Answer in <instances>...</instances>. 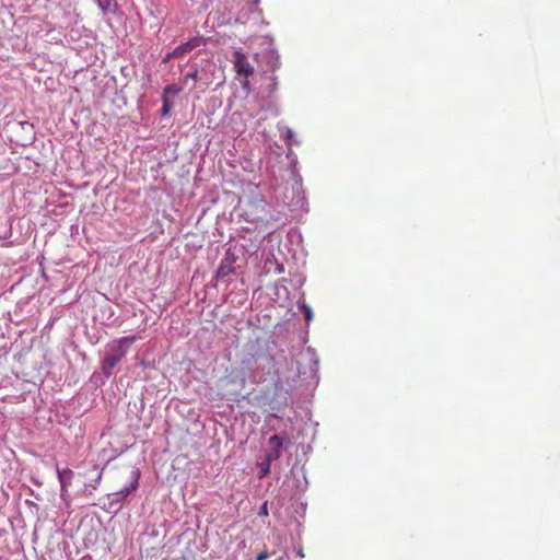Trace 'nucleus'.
<instances>
[{"mask_svg": "<svg viewBox=\"0 0 560 560\" xmlns=\"http://www.w3.org/2000/svg\"><path fill=\"white\" fill-rule=\"evenodd\" d=\"M137 340V336H126L106 343L100 359V372H94L91 382L104 385L106 380L115 374L116 366L126 358L129 348Z\"/></svg>", "mask_w": 560, "mask_h": 560, "instance_id": "nucleus-1", "label": "nucleus"}, {"mask_svg": "<svg viewBox=\"0 0 560 560\" xmlns=\"http://www.w3.org/2000/svg\"><path fill=\"white\" fill-rule=\"evenodd\" d=\"M233 67L237 75L244 77V80L241 81L242 88L244 90L249 89L248 78L254 74V67L248 61L246 55L242 50H235L233 52Z\"/></svg>", "mask_w": 560, "mask_h": 560, "instance_id": "nucleus-2", "label": "nucleus"}, {"mask_svg": "<svg viewBox=\"0 0 560 560\" xmlns=\"http://www.w3.org/2000/svg\"><path fill=\"white\" fill-rule=\"evenodd\" d=\"M141 477V471L139 468H135L131 471V481L128 486L122 489L108 494L110 498V503L119 504L122 503L133 491L139 487V479Z\"/></svg>", "mask_w": 560, "mask_h": 560, "instance_id": "nucleus-3", "label": "nucleus"}, {"mask_svg": "<svg viewBox=\"0 0 560 560\" xmlns=\"http://www.w3.org/2000/svg\"><path fill=\"white\" fill-rule=\"evenodd\" d=\"M256 104H257V113L252 112L249 114L252 117L258 116L259 113H266L265 116L259 118L261 120H265L268 116L277 117L280 114L276 98L272 97L271 95H267L266 97H264V96L257 97Z\"/></svg>", "mask_w": 560, "mask_h": 560, "instance_id": "nucleus-4", "label": "nucleus"}, {"mask_svg": "<svg viewBox=\"0 0 560 560\" xmlns=\"http://www.w3.org/2000/svg\"><path fill=\"white\" fill-rule=\"evenodd\" d=\"M236 255L231 248H228L215 271L217 278H225L235 270Z\"/></svg>", "mask_w": 560, "mask_h": 560, "instance_id": "nucleus-5", "label": "nucleus"}, {"mask_svg": "<svg viewBox=\"0 0 560 560\" xmlns=\"http://www.w3.org/2000/svg\"><path fill=\"white\" fill-rule=\"evenodd\" d=\"M282 448V439L279 435H272L268 440V448L266 451L265 457H267L268 460L275 462L280 458Z\"/></svg>", "mask_w": 560, "mask_h": 560, "instance_id": "nucleus-6", "label": "nucleus"}, {"mask_svg": "<svg viewBox=\"0 0 560 560\" xmlns=\"http://www.w3.org/2000/svg\"><path fill=\"white\" fill-rule=\"evenodd\" d=\"M261 59L266 63L267 69L265 71H275L279 69L280 55L276 48L269 47L265 51L261 52Z\"/></svg>", "mask_w": 560, "mask_h": 560, "instance_id": "nucleus-7", "label": "nucleus"}, {"mask_svg": "<svg viewBox=\"0 0 560 560\" xmlns=\"http://www.w3.org/2000/svg\"><path fill=\"white\" fill-rule=\"evenodd\" d=\"M291 474L293 476V487L300 492L305 491L308 482L304 467L293 466Z\"/></svg>", "mask_w": 560, "mask_h": 560, "instance_id": "nucleus-8", "label": "nucleus"}, {"mask_svg": "<svg viewBox=\"0 0 560 560\" xmlns=\"http://www.w3.org/2000/svg\"><path fill=\"white\" fill-rule=\"evenodd\" d=\"M202 44V39L200 37H195L189 39L186 43H183L173 49V55L178 56V58L183 57L185 54L190 52L192 49L199 47Z\"/></svg>", "mask_w": 560, "mask_h": 560, "instance_id": "nucleus-9", "label": "nucleus"}, {"mask_svg": "<svg viewBox=\"0 0 560 560\" xmlns=\"http://www.w3.org/2000/svg\"><path fill=\"white\" fill-rule=\"evenodd\" d=\"M14 127L20 128L25 133L23 142H21L22 145L33 142V140L35 139V131H34L33 124L24 120V121H19L16 124H14Z\"/></svg>", "mask_w": 560, "mask_h": 560, "instance_id": "nucleus-10", "label": "nucleus"}, {"mask_svg": "<svg viewBox=\"0 0 560 560\" xmlns=\"http://www.w3.org/2000/svg\"><path fill=\"white\" fill-rule=\"evenodd\" d=\"M56 470H57V476H58V481L60 483V487L69 488V486H71L72 479L74 477L73 470L70 468L60 469L58 466H57Z\"/></svg>", "mask_w": 560, "mask_h": 560, "instance_id": "nucleus-11", "label": "nucleus"}, {"mask_svg": "<svg viewBox=\"0 0 560 560\" xmlns=\"http://www.w3.org/2000/svg\"><path fill=\"white\" fill-rule=\"evenodd\" d=\"M94 1L104 14L113 11V8L117 7V3L115 0H94Z\"/></svg>", "mask_w": 560, "mask_h": 560, "instance_id": "nucleus-12", "label": "nucleus"}, {"mask_svg": "<svg viewBox=\"0 0 560 560\" xmlns=\"http://www.w3.org/2000/svg\"><path fill=\"white\" fill-rule=\"evenodd\" d=\"M182 88L177 84H167L163 89L162 97H166L170 100L171 96H176L182 92Z\"/></svg>", "mask_w": 560, "mask_h": 560, "instance_id": "nucleus-13", "label": "nucleus"}, {"mask_svg": "<svg viewBox=\"0 0 560 560\" xmlns=\"http://www.w3.org/2000/svg\"><path fill=\"white\" fill-rule=\"evenodd\" d=\"M271 460H268L267 457H264V459L258 463V468H259V479L266 477L269 472H270V466H271Z\"/></svg>", "mask_w": 560, "mask_h": 560, "instance_id": "nucleus-14", "label": "nucleus"}, {"mask_svg": "<svg viewBox=\"0 0 560 560\" xmlns=\"http://www.w3.org/2000/svg\"><path fill=\"white\" fill-rule=\"evenodd\" d=\"M161 101H162V108L160 110V114L162 117H164L170 114L173 105H172L171 101L166 97H162Z\"/></svg>", "mask_w": 560, "mask_h": 560, "instance_id": "nucleus-15", "label": "nucleus"}, {"mask_svg": "<svg viewBox=\"0 0 560 560\" xmlns=\"http://www.w3.org/2000/svg\"><path fill=\"white\" fill-rule=\"evenodd\" d=\"M300 310L303 312L305 320L310 323L313 319V311L311 306L306 303H302L300 305Z\"/></svg>", "mask_w": 560, "mask_h": 560, "instance_id": "nucleus-16", "label": "nucleus"}, {"mask_svg": "<svg viewBox=\"0 0 560 560\" xmlns=\"http://www.w3.org/2000/svg\"><path fill=\"white\" fill-rule=\"evenodd\" d=\"M303 201L304 200L302 197H298L296 200L292 198L290 201L283 199V203L288 206L291 210H295L298 207L302 206Z\"/></svg>", "mask_w": 560, "mask_h": 560, "instance_id": "nucleus-17", "label": "nucleus"}, {"mask_svg": "<svg viewBox=\"0 0 560 560\" xmlns=\"http://www.w3.org/2000/svg\"><path fill=\"white\" fill-rule=\"evenodd\" d=\"M277 79H278V78H277V75H271V77H270V81H271V82H270V84H268V85L266 86V90H267V92H268V95H271V96H272V94L277 91V89H278V82H277Z\"/></svg>", "mask_w": 560, "mask_h": 560, "instance_id": "nucleus-18", "label": "nucleus"}, {"mask_svg": "<svg viewBox=\"0 0 560 560\" xmlns=\"http://www.w3.org/2000/svg\"><path fill=\"white\" fill-rule=\"evenodd\" d=\"M198 74H199L198 69H194L192 71H188L184 75V82H187L188 80L197 81L198 78H199Z\"/></svg>", "mask_w": 560, "mask_h": 560, "instance_id": "nucleus-19", "label": "nucleus"}, {"mask_svg": "<svg viewBox=\"0 0 560 560\" xmlns=\"http://www.w3.org/2000/svg\"><path fill=\"white\" fill-rule=\"evenodd\" d=\"M284 138L288 141V145L291 147L293 138H294V132H293V130L291 128H287L285 129Z\"/></svg>", "mask_w": 560, "mask_h": 560, "instance_id": "nucleus-20", "label": "nucleus"}, {"mask_svg": "<svg viewBox=\"0 0 560 560\" xmlns=\"http://www.w3.org/2000/svg\"><path fill=\"white\" fill-rule=\"evenodd\" d=\"M60 499L67 504L70 502V495L68 492V488L60 487Z\"/></svg>", "mask_w": 560, "mask_h": 560, "instance_id": "nucleus-21", "label": "nucleus"}, {"mask_svg": "<svg viewBox=\"0 0 560 560\" xmlns=\"http://www.w3.org/2000/svg\"><path fill=\"white\" fill-rule=\"evenodd\" d=\"M258 515L259 516H267L268 515V505H267V502H264L260 508H259V511H258Z\"/></svg>", "mask_w": 560, "mask_h": 560, "instance_id": "nucleus-22", "label": "nucleus"}, {"mask_svg": "<svg viewBox=\"0 0 560 560\" xmlns=\"http://www.w3.org/2000/svg\"><path fill=\"white\" fill-rule=\"evenodd\" d=\"M102 476H103V470H101L97 475V477L95 479H93V483H91V487L93 489H96L97 486L100 485L101 480H102Z\"/></svg>", "mask_w": 560, "mask_h": 560, "instance_id": "nucleus-23", "label": "nucleus"}, {"mask_svg": "<svg viewBox=\"0 0 560 560\" xmlns=\"http://www.w3.org/2000/svg\"><path fill=\"white\" fill-rule=\"evenodd\" d=\"M174 58H178V56H175L173 55V50L167 52L164 58H163V62H168L170 60L174 59Z\"/></svg>", "mask_w": 560, "mask_h": 560, "instance_id": "nucleus-24", "label": "nucleus"}, {"mask_svg": "<svg viewBox=\"0 0 560 560\" xmlns=\"http://www.w3.org/2000/svg\"><path fill=\"white\" fill-rule=\"evenodd\" d=\"M288 158L291 160L292 163L296 162V155L293 153L291 149L288 151Z\"/></svg>", "mask_w": 560, "mask_h": 560, "instance_id": "nucleus-25", "label": "nucleus"}, {"mask_svg": "<svg viewBox=\"0 0 560 560\" xmlns=\"http://www.w3.org/2000/svg\"><path fill=\"white\" fill-rule=\"evenodd\" d=\"M268 558V553L267 552H261L259 553L255 560H266Z\"/></svg>", "mask_w": 560, "mask_h": 560, "instance_id": "nucleus-26", "label": "nucleus"}, {"mask_svg": "<svg viewBox=\"0 0 560 560\" xmlns=\"http://www.w3.org/2000/svg\"><path fill=\"white\" fill-rule=\"evenodd\" d=\"M284 271V268L282 265L280 264H276V272L277 273H282Z\"/></svg>", "mask_w": 560, "mask_h": 560, "instance_id": "nucleus-27", "label": "nucleus"}, {"mask_svg": "<svg viewBox=\"0 0 560 560\" xmlns=\"http://www.w3.org/2000/svg\"><path fill=\"white\" fill-rule=\"evenodd\" d=\"M306 352L310 354V358L313 359L315 353L311 348H307Z\"/></svg>", "mask_w": 560, "mask_h": 560, "instance_id": "nucleus-28", "label": "nucleus"}, {"mask_svg": "<svg viewBox=\"0 0 560 560\" xmlns=\"http://www.w3.org/2000/svg\"><path fill=\"white\" fill-rule=\"evenodd\" d=\"M298 556L300 558H304V553H303V550L301 548H299V550L296 551Z\"/></svg>", "mask_w": 560, "mask_h": 560, "instance_id": "nucleus-29", "label": "nucleus"}, {"mask_svg": "<svg viewBox=\"0 0 560 560\" xmlns=\"http://www.w3.org/2000/svg\"><path fill=\"white\" fill-rule=\"evenodd\" d=\"M313 364H314V370H317V368H318V361H317V359H314V360H313Z\"/></svg>", "mask_w": 560, "mask_h": 560, "instance_id": "nucleus-30", "label": "nucleus"}, {"mask_svg": "<svg viewBox=\"0 0 560 560\" xmlns=\"http://www.w3.org/2000/svg\"><path fill=\"white\" fill-rule=\"evenodd\" d=\"M300 374H301L300 368H299V366H296V373H295V375H294V376H296V377H298V376H300Z\"/></svg>", "mask_w": 560, "mask_h": 560, "instance_id": "nucleus-31", "label": "nucleus"}]
</instances>
